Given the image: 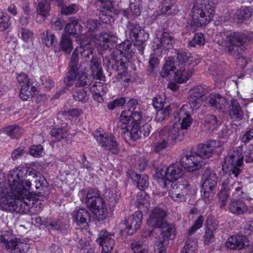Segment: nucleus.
<instances>
[{"label": "nucleus", "instance_id": "1", "mask_svg": "<svg viewBox=\"0 0 253 253\" xmlns=\"http://www.w3.org/2000/svg\"><path fill=\"white\" fill-rule=\"evenodd\" d=\"M39 178L40 186L45 185L46 179L38 171L32 169L17 167L9 171L8 182L12 193L18 196H23L28 194L32 182H36Z\"/></svg>", "mask_w": 253, "mask_h": 253}, {"label": "nucleus", "instance_id": "2", "mask_svg": "<svg viewBox=\"0 0 253 253\" xmlns=\"http://www.w3.org/2000/svg\"><path fill=\"white\" fill-rule=\"evenodd\" d=\"M134 45L129 41H126L120 44L117 48L113 50L111 58L103 57V64L110 74L118 73L117 80H125L127 75V70L129 59L134 53Z\"/></svg>", "mask_w": 253, "mask_h": 253}, {"label": "nucleus", "instance_id": "3", "mask_svg": "<svg viewBox=\"0 0 253 253\" xmlns=\"http://www.w3.org/2000/svg\"><path fill=\"white\" fill-rule=\"evenodd\" d=\"M218 48L227 52L237 60L238 64L244 68L248 61L244 55L242 46L253 44V32H230L217 42Z\"/></svg>", "mask_w": 253, "mask_h": 253}, {"label": "nucleus", "instance_id": "4", "mask_svg": "<svg viewBox=\"0 0 253 253\" xmlns=\"http://www.w3.org/2000/svg\"><path fill=\"white\" fill-rule=\"evenodd\" d=\"M122 111L118 123V126L124 130L122 136L126 141H135L139 138L148 136L150 132V125L145 124L140 126V121L141 120L142 113L140 111H137L131 114V117H127Z\"/></svg>", "mask_w": 253, "mask_h": 253}, {"label": "nucleus", "instance_id": "5", "mask_svg": "<svg viewBox=\"0 0 253 253\" xmlns=\"http://www.w3.org/2000/svg\"><path fill=\"white\" fill-rule=\"evenodd\" d=\"M215 4L211 0H196L192 9V19L190 23L193 31L205 26L212 19Z\"/></svg>", "mask_w": 253, "mask_h": 253}, {"label": "nucleus", "instance_id": "6", "mask_svg": "<svg viewBox=\"0 0 253 253\" xmlns=\"http://www.w3.org/2000/svg\"><path fill=\"white\" fill-rule=\"evenodd\" d=\"M79 55L77 50L72 53L69 63V70L64 78V82L67 86H70L74 81H77L76 87L88 86L91 84L90 77L84 72L85 69L79 62Z\"/></svg>", "mask_w": 253, "mask_h": 253}, {"label": "nucleus", "instance_id": "7", "mask_svg": "<svg viewBox=\"0 0 253 253\" xmlns=\"http://www.w3.org/2000/svg\"><path fill=\"white\" fill-rule=\"evenodd\" d=\"M175 57L178 69L175 73V82L183 84L187 82L193 73V67L199 62L186 49L176 51Z\"/></svg>", "mask_w": 253, "mask_h": 253}, {"label": "nucleus", "instance_id": "8", "mask_svg": "<svg viewBox=\"0 0 253 253\" xmlns=\"http://www.w3.org/2000/svg\"><path fill=\"white\" fill-rule=\"evenodd\" d=\"M85 204L92 211L98 221L104 220L107 215V209L105 201L100 196L97 189L90 188L86 195Z\"/></svg>", "mask_w": 253, "mask_h": 253}, {"label": "nucleus", "instance_id": "9", "mask_svg": "<svg viewBox=\"0 0 253 253\" xmlns=\"http://www.w3.org/2000/svg\"><path fill=\"white\" fill-rule=\"evenodd\" d=\"M181 137L180 129L176 124L162 129L159 132L158 141L154 144L155 151L159 152L169 145L175 144L181 140Z\"/></svg>", "mask_w": 253, "mask_h": 253}, {"label": "nucleus", "instance_id": "10", "mask_svg": "<svg viewBox=\"0 0 253 253\" xmlns=\"http://www.w3.org/2000/svg\"><path fill=\"white\" fill-rule=\"evenodd\" d=\"M204 169L201 196L205 202H208L212 200L216 192L218 177L213 169L209 168H205Z\"/></svg>", "mask_w": 253, "mask_h": 253}, {"label": "nucleus", "instance_id": "11", "mask_svg": "<svg viewBox=\"0 0 253 253\" xmlns=\"http://www.w3.org/2000/svg\"><path fill=\"white\" fill-rule=\"evenodd\" d=\"M184 173V169L178 161L171 164L168 167H158L156 169V176L164 180L165 187L171 184L172 181H176L181 178Z\"/></svg>", "mask_w": 253, "mask_h": 253}, {"label": "nucleus", "instance_id": "12", "mask_svg": "<svg viewBox=\"0 0 253 253\" xmlns=\"http://www.w3.org/2000/svg\"><path fill=\"white\" fill-rule=\"evenodd\" d=\"M126 29L129 38L137 46L139 53L142 55L145 46V43L149 38V33L139 24L129 21L128 22Z\"/></svg>", "mask_w": 253, "mask_h": 253}, {"label": "nucleus", "instance_id": "13", "mask_svg": "<svg viewBox=\"0 0 253 253\" xmlns=\"http://www.w3.org/2000/svg\"><path fill=\"white\" fill-rule=\"evenodd\" d=\"M222 169L231 178H237L242 171L243 158L238 151L230 153L224 158Z\"/></svg>", "mask_w": 253, "mask_h": 253}, {"label": "nucleus", "instance_id": "14", "mask_svg": "<svg viewBox=\"0 0 253 253\" xmlns=\"http://www.w3.org/2000/svg\"><path fill=\"white\" fill-rule=\"evenodd\" d=\"M0 243L2 247L9 253H26L30 249V246L24 240L12 239L6 232L0 234Z\"/></svg>", "mask_w": 253, "mask_h": 253}, {"label": "nucleus", "instance_id": "15", "mask_svg": "<svg viewBox=\"0 0 253 253\" xmlns=\"http://www.w3.org/2000/svg\"><path fill=\"white\" fill-rule=\"evenodd\" d=\"M143 215L140 211L129 216L126 220L120 224L119 232L122 236L131 235L139 228Z\"/></svg>", "mask_w": 253, "mask_h": 253}, {"label": "nucleus", "instance_id": "16", "mask_svg": "<svg viewBox=\"0 0 253 253\" xmlns=\"http://www.w3.org/2000/svg\"><path fill=\"white\" fill-rule=\"evenodd\" d=\"M178 162L183 169L188 171H193L199 169L204 165L200 157L196 155L195 152L188 153L184 151L180 155Z\"/></svg>", "mask_w": 253, "mask_h": 253}, {"label": "nucleus", "instance_id": "17", "mask_svg": "<svg viewBox=\"0 0 253 253\" xmlns=\"http://www.w3.org/2000/svg\"><path fill=\"white\" fill-rule=\"evenodd\" d=\"M114 1L110 0H96L95 5L97 8L100 20L103 23L110 24L114 21L112 15L113 12L115 13L114 7Z\"/></svg>", "mask_w": 253, "mask_h": 253}, {"label": "nucleus", "instance_id": "18", "mask_svg": "<svg viewBox=\"0 0 253 253\" xmlns=\"http://www.w3.org/2000/svg\"><path fill=\"white\" fill-rule=\"evenodd\" d=\"M171 183V188L169 191V196L176 202L185 201L186 196L191 193V185L189 181L185 180Z\"/></svg>", "mask_w": 253, "mask_h": 253}, {"label": "nucleus", "instance_id": "19", "mask_svg": "<svg viewBox=\"0 0 253 253\" xmlns=\"http://www.w3.org/2000/svg\"><path fill=\"white\" fill-rule=\"evenodd\" d=\"M156 37L154 39L152 47L155 54L160 56L163 49H169L173 47L175 42L174 39L168 34H161L160 31H156Z\"/></svg>", "mask_w": 253, "mask_h": 253}, {"label": "nucleus", "instance_id": "20", "mask_svg": "<svg viewBox=\"0 0 253 253\" xmlns=\"http://www.w3.org/2000/svg\"><path fill=\"white\" fill-rule=\"evenodd\" d=\"M96 141L104 149L109 150L113 154L120 152L118 144L115 136L112 134L100 133L98 136L94 135Z\"/></svg>", "mask_w": 253, "mask_h": 253}, {"label": "nucleus", "instance_id": "21", "mask_svg": "<svg viewBox=\"0 0 253 253\" xmlns=\"http://www.w3.org/2000/svg\"><path fill=\"white\" fill-rule=\"evenodd\" d=\"M221 146V142L218 140H210L206 142L199 144L198 149L195 152L196 155L202 159H207L211 157L213 154L215 149Z\"/></svg>", "mask_w": 253, "mask_h": 253}, {"label": "nucleus", "instance_id": "22", "mask_svg": "<svg viewBox=\"0 0 253 253\" xmlns=\"http://www.w3.org/2000/svg\"><path fill=\"white\" fill-rule=\"evenodd\" d=\"M167 214L163 209L160 208L154 209L147 219L148 225L155 228H163L167 224Z\"/></svg>", "mask_w": 253, "mask_h": 253}, {"label": "nucleus", "instance_id": "23", "mask_svg": "<svg viewBox=\"0 0 253 253\" xmlns=\"http://www.w3.org/2000/svg\"><path fill=\"white\" fill-rule=\"evenodd\" d=\"M205 102L210 107L217 110L219 113H226L228 111V102L224 96L218 93H210L206 98Z\"/></svg>", "mask_w": 253, "mask_h": 253}, {"label": "nucleus", "instance_id": "24", "mask_svg": "<svg viewBox=\"0 0 253 253\" xmlns=\"http://www.w3.org/2000/svg\"><path fill=\"white\" fill-rule=\"evenodd\" d=\"M174 123L172 126L176 124L180 129H187L191 125L193 119L190 115L186 110L184 106H183L180 109L177 110L173 114Z\"/></svg>", "mask_w": 253, "mask_h": 253}, {"label": "nucleus", "instance_id": "25", "mask_svg": "<svg viewBox=\"0 0 253 253\" xmlns=\"http://www.w3.org/2000/svg\"><path fill=\"white\" fill-rule=\"evenodd\" d=\"M99 237L96 242L102 247L101 253H108L111 252L114 246L115 241L112 238L114 234H112L107 231L102 230L99 234Z\"/></svg>", "mask_w": 253, "mask_h": 253}, {"label": "nucleus", "instance_id": "26", "mask_svg": "<svg viewBox=\"0 0 253 253\" xmlns=\"http://www.w3.org/2000/svg\"><path fill=\"white\" fill-rule=\"evenodd\" d=\"M9 187H10L9 186ZM9 190L10 193L6 191L7 193H5L4 191H1V197L0 198V207L3 211L13 212L17 197L14 196L10 188H9Z\"/></svg>", "mask_w": 253, "mask_h": 253}, {"label": "nucleus", "instance_id": "27", "mask_svg": "<svg viewBox=\"0 0 253 253\" xmlns=\"http://www.w3.org/2000/svg\"><path fill=\"white\" fill-rule=\"evenodd\" d=\"M178 11L175 0H164L161 5V13H159L158 12L154 13L152 18L155 21L161 14L174 15L177 13Z\"/></svg>", "mask_w": 253, "mask_h": 253}, {"label": "nucleus", "instance_id": "28", "mask_svg": "<svg viewBox=\"0 0 253 253\" xmlns=\"http://www.w3.org/2000/svg\"><path fill=\"white\" fill-rule=\"evenodd\" d=\"M248 242L249 239L243 234H238L229 237L225 242V246L228 249L241 250L247 246Z\"/></svg>", "mask_w": 253, "mask_h": 253}, {"label": "nucleus", "instance_id": "29", "mask_svg": "<svg viewBox=\"0 0 253 253\" xmlns=\"http://www.w3.org/2000/svg\"><path fill=\"white\" fill-rule=\"evenodd\" d=\"M127 176L131 179L133 184L141 190H144L147 188L149 185L148 176L146 174L137 173L132 170H128L127 172Z\"/></svg>", "mask_w": 253, "mask_h": 253}, {"label": "nucleus", "instance_id": "30", "mask_svg": "<svg viewBox=\"0 0 253 253\" xmlns=\"http://www.w3.org/2000/svg\"><path fill=\"white\" fill-rule=\"evenodd\" d=\"M227 112L231 120L234 122L241 121L244 117L243 112L239 102L236 99H231L227 106Z\"/></svg>", "mask_w": 253, "mask_h": 253}, {"label": "nucleus", "instance_id": "31", "mask_svg": "<svg viewBox=\"0 0 253 253\" xmlns=\"http://www.w3.org/2000/svg\"><path fill=\"white\" fill-rule=\"evenodd\" d=\"M73 221L78 225L87 224L90 221V212L84 208L76 209L72 212Z\"/></svg>", "mask_w": 253, "mask_h": 253}, {"label": "nucleus", "instance_id": "32", "mask_svg": "<svg viewBox=\"0 0 253 253\" xmlns=\"http://www.w3.org/2000/svg\"><path fill=\"white\" fill-rule=\"evenodd\" d=\"M116 40L117 37L114 34L101 33L98 38V44L100 49L106 50L112 47V42H117Z\"/></svg>", "mask_w": 253, "mask_h": 253}, {"label": "nucleus", "instance_id": "33", "mask_svg": "<svg viewBox=\"0 0 253 253\" xmlns=\"http://www.w3.org/2000/svg\"><path fill=\"white\" fill-rule=\"evenodd\" d=\"M231 184L229 180L227 178L222 183V187L217 194V197L220 201L219 207L223 208L227 204L228 198L232 191L231 189Z\"/></svg>", "mask_w": 253, "mask_h": 253}, {"label": "nucleus", "instance_id": "34", "mask_svg": "<svg viewBox=\"0 0 253 253\" xmlns=\"http://www.w3.org/2000/svg\"><path fill=\"white\" fill-rule=\"evenodd\" d=\"M80 40L81 41L79 49H76L74 51L77 50L78 53L79 52L81 56L83 58H85L86 60L91 59V57H94L93 56L94 49L91 43L87 39L82 40L80 39Z\"/></svg>", "mask_w": 253, "mask_h": 253}, {"label": "nucleus", "instance_id": "35", "mask_svg": "<svg viewBox=\"0 0 253 253\" xmlns=\"http://www.w3.org/2000/svg\"><path fill=\"white\" fill-rule=\"evenodd\" d=\"M37 84L33 81L29 84L21 85L20 97L24 101L27 100L38 92Z\"/></svg>", "mask_w": 253, "mask_h": 253}, {"label": "nucleus", "instance_id": "36", "mask_svg": "<svg viewBox=\"0 0 253 253\" xmlns=\"http://www.w3.org/2000/svg\"><path fill=\"white\" fill-rule=\"evenodd\" d=\"M228 208L230 212L236 215L244 214L247 211L248 208L242 200L232 199L229 203Z\"/></svg>", "mask_w": 253, "mask_h": 253}, {"label": "nucleus", "instance_id": "37", "mask_svg": "<svg viewBox=\"0 0 253 253\" xmlns=\"http://www.w3.org/2000/svg\"><path fill=\"white\" fill-rule=\"evenodd\" d=\"M175 62L173 57H169L163 67L161 75L163 78H166L169 75L174 74V79L175 81V73L178 69V66H175Z\"/></svg>", "mask_w": 253, "mask_h": 253}, {"label": "nucleus", "instance_id": "38", "mask_svg": "<svg viewBox=\"0 0 253 253\" xmlns=\"http://www.w3.org/2000/svg\"><path fill=\"white\" fill-rule=\"evenodd\" d=\"M64 31V34L77 38L82 34V27L77 20H74L66 25Z\"/></svg>", "mask_w": 253, "mask_h": 253}, {"label": "nucleus", "instance_id": "39", "mask_svg": "<svg viewBox=\"0 0 253 253\" xmlns=\"http://www.w3.org/2000/svg\"><path fill=\"white\" fill-rule=\"evenodd\" d=\"M1 131L11 139H18L23 132V129L18 125L13 124L3 127Z\"/></svg>", "mask_w": 253, "mask_h": 253}, {"label": "nucleus", "instance_id": "40", "mask_svg": "<svg viewBox=\"0 0 253 253\" xmlns=\"http://www.w3.org/2000/svg\"><path fill=\"white\" fill-rule=\"evenodd\" d=\"M120 198V194H118V192L115 189H108L104 193L105 202H107L110 209H113L119 203Z\"/></svg>", "mask_w": 253, "mask_h": 253}, {"label": "nucleus", "instance_id": "41", "mask_svg": "<svg viewBox=\"0 0 253 253\" xmlns=\"http://www.w3.org/2000/svg\"><path fill=\"white\" fill-rule=\"evenodd\" d=\"M59 51H62L66 53H70L73 49V42L69 35L63 34L58 44Z\"/></svg>", "mask_w": 253, "mask_h": 253}, {"label": "nucleus", "instance_id": "42", "mask_svg": "<svg viewBox=\"0 0 253 253\" xmlns=\"http://www.w3.org/2000/svg\"><path fill=\"white\" fill-rule=\"evenodd\" d=\"M233 199L242 200L248 199V195L243 189V187L238 182L231 184Z\"/></svg>", "mask_w": 253, "mask_h": 253}, {"label": "nucleus", "instance_id": "43", "mask_svg": "<svg viewBox=\"0 0 253 253\" xmlns=\"http://www.w3.org/2000/svg\"><path fill=\"white\" fill-rule=\"evenodd\" d=\"M50 10L51 6L49 0H42L40 1L36 9L37 15H39L43 18H46L49 15Z\"/></svg>", "mask_w": 253, "mask_h": 253}, {"label": "nucleus", "instance_id": "44", "mask_svg": "<svg viewBox=\"0 0 253 253\" xmlns=\"http://www.w3.org/2000/svg\"><path fill=\"white\" fill-rule=\"evenodd\" d=\"M210 89L206 85H200L196 86L190 90V94L194 95L197 98L203 99L206 101V98L208 96L207 94L209 92Z\"/></svg>", "mask_w": 253, "mask_h": 253}, {"label": "nucleus", "instance_id": "45", "mask_svg": "<svg viewBox=\"0 0 253 253\" xmlns=\"http://www.w3.org/2000/svg\"><path fill=\"white\" fill-rule=\"evenodd\" d=\"M204 123L206 126L212 127V130L216 129L222 123V120L218 118L214 115L208 114L204 119Z\"/></svg>", "mask_w": 253, "mask_h": 253}, {"label": "nucleus", "instance_id": "46", "mask_svg": "<svg viewBox=\"0 0 253 253\" xmlns=\"http://www.w3.org/2000/svg\"><path fill=\"white\" fill-rule=\"evenodd\" d=\"M162 229V231L161 232L162 238H160L158 240H161L162 242L163 240L165 241L167 240L169 241V239H171V236H173V238L174 237L175 235V229L174 226L171 224H169L168 222L166 226H165L163 228H160Z\"/></svg>", "mask_w": 253, "mask_h": 253}, {"label": "nucleus", "instance_id": "47", "mask_svg": "<svg viewBox=\"0 0 253 253\" xmlns=\"http://www.w3.org/2000/svg\"><path fill=\"white\" fill-rule=\"evenodd\" d=\"M252 15V9L250 7H242L238 9L235 13V18L238 22H242L244 20L250 18Z\"/></svg>", "mask_w": 253, "mask_h": 253}, {"label": "nucleus", "instance_id": "48", "mask_svg": "<svg viewBox=\"0 0 253 253\" xmlns=\"http://www.w3.org/2000/svg\"><path fill=\"white\" fill-rule=\"evenodd\" d=\"M69 227V224L65 221L54 220L51 231H57L61 234H65L68 232Z\"/></svg>", "mask_w": 253, "mask_h": 253}, {"label": "nucleus", "instance_id": "49", "mask_svg": "<svg viewBox=\"0 0 253 253\" xmlns=\"http://www.w3.org/2000/svg\"><path fill=\"white\" fill-rule=\"evenodd\" d=\"M73 99L78 102H86L88 100V95L84 88H76L72 93Z\"/></svg>", "mask_w": 253, "mask_h": 253}, {"label": "nucleus", "instance_id": "50", "mask_svg": "<svg viewBox=\"0 0 253 253\" xmlns=\"http://www.w3.org/2000/svg\"><path fill=\"white\" fill-rule=\"evenodd\" d=\"M50 135L53 140L59 141L67 137V130L63 127L54 128L50 131Z\"/></svg>", "mask_w": 253, "mask_h": 253}, {"label": "nucleus", "instance_id": "51", "mask_svg": "<svg viewBox=\"0 0 253 253\" xmlns=\"http://www.w3.org/2000/svg\"><path fill=\"white\" fill-rule=\"evenodd\" d=\"M172 112L170 105H168L165 108H163L157 111L156 114L155 119L158 122H162L169 118Z\"/></svg>", "mask_w": 253, "mask_h": 253}, {"label": "nucleus", "instance_id": "52", "mask_svg": "<svg viewBox=\"0 0 253 253\" xmlns=\"http://www.w3.org/2000/svg\"><path fill=\"white\" fill-rule=\"evenodd\" d=\"M15 197H17V199L14 206V209L13 212L16 213H22L25 212L26 206H27L25 202H23V200L28 196V194L26 195H23V196H18L13 194Z\"/></svg>", "mask_w": 253, "mask_h": 253}, {"label": "nucleus", "instance_id": "53", "mask_svg": "<svg viewBox=\"0 0 253 253\" xmlns=\"http://www.w3.org/2000/svg\"><path fill=\"white\" fill-rule=\"evenodd\" d=\"M205 43V38L202 33H196L192 40L189 41L188 46L195 47L197 45L202 46Z\"/></svg>", "mask_w": 253, "mask_h": 253}, {"label": "nucleus", "instance_id": "54", "mask_svg": "<svg viewBox=\"0 0 253 253\" xmlns=\"http://www.w3.org/2000/svg\"><path fill=\"white\" fill-rule=\"evenodd\" d=\"M85 26L90 32L101 30L102 25L100 21L96 19H89L86 22Z\"/></svg>", "mask_w": 253, "mask_h": 253}, {"label": "nucleus", "instance_id": "55", "mask_svg": "<svg viewBox=\"0 0 253 253\" xmlns=\"http://www.w3.org/2000/svg\"><path fill=\"white\" fill-rule=\"evenodd\" d=\"M205 231L215 232L219 227V222L211 216H208L205 222Z\"/></svg>", "mask_w": 253, "mask_h": 253}, {"label": "nucleus", "instance_id": "56", "mask_svg": "<svg viewBox=\"0 0 253 253\" xmlns=\"http://www.w3.org/2000/svg\"><path fill=\"white\" fill-rule=\"evenodd\" d=\"M79 10V5L76 3H73L69 5L65 4L60 10V12L62 15H68L76 13Z\"/></svg>", "mask_w": 253, "mask_h": 253}, {"label": "nucleus", "instance_id": "57", "mask_svg": "<svg viewBox=\"0 0 253 253\" xmlns=\"http://www.w3.org/2000/svg\"><path fill=\"white\" fill-rule=\"evenodd\" d=\"M10 25L11 21L9 16L0 10V31L6 30Z\"/></svg>", "mask_w": 253, "mask_h": 253}, {"label": "nucleus", "instance_id": "58", "mask_svg": "<svg viewBox=\"0 0 253 253\" xmlns=\"http://www.w3.org/2000/svg\"><path fill=\"white\" fill-rule=\"evenodd\" d=\"M169 244V241L167 240H157L154 244V252L155 253H167V249Z\"/></svg>", "mask_w": 253, "mask_h": 253}, {"label": "nucleus", "instance_id": "59", "mask_svg": "<svg viewBox=\"0 0 253 253\" xmlns=\"http://www.w3.org/2000/svg\"><path fill=\"white\" fill-rule=\"evenodd\" d=\"M158 55L156 54H151L149 60V67L148 71L149 73L151 74L155 73L156 70L158 68L159 64V60L158 59Z\"/></svg>", "mask_w": 253, "mask_h": 253}, {"label": "nucleus", "instance_id": "60", "mask_svg": "<svg viewBox=\"0 0 253 253\" xmlns=\"http://www.w3.org/2000/svg\"><path fill=\"white\" fill-rule=\"evenodd\" d=\"M174 23L173 20L168 19L163 23L161 29L158 31L160 32V34L166 33L170 34V33L173 32L174 31Z\"/></svg>", "mask_w": 253, "mask_h": 253}, {"label": "nucleus", "instance_id": "61", "mask_svg": "<svg viewBox=\"0 0 253 253\" xmlns=\"http://www.w3.org/2000/svg\"><path fill=\"white\" fill-rule=\"evenodd\" d=\"M42 39L43 42L47 47L52 46L56 41L54 34L49 31H47L46 34L44 33L42 34Z\"/></svg>", "mask_w": 253, "mask_h": 253}, {"label": "nucleus", "instance_id": "62", "mask_svg": "<svg viewBox=\"0 0 253 253\" xmlns=\"http://www.w3.org/2000/svg\"><path fill=\"white\" fill-rule=\"evenodd\" d=\"M205 218L203 216H199L195 221L194 224L188 229V233L191 235L194 233L197 230L201 228L204 223Z\"/></svg>", "mask_w": 253, "mask_h": 253}, {"label": "nucleus", "instance_id": "63", "mask_svg": "<svg viewBox=\"0 0 253 253\" xmlns=\"http://www.w3.org/2000/svg\"><path fill=\"white\" fill-rule=\"evenodd\" d=\"M141 240L134 241L131 243V248L134 253H147V251L143 247Z\"/></svg>", "mask_w": 253, "mask_h": 253}, {"label": "nucleus", "instance_id": "64", "mask_svg": "<svg viewBox=\"0 0 253 253\" xmlns=\"http://www.w3.org/2000/svg\"><path fill=\"white\" fill-rule=\"evenodd\" d=\"M243 160H244L246 163L253 162V145H250L244 152L243 155L242 156Z\"/></svg>", "mask_w": 253, "mask_h": 253}]
</instances>
